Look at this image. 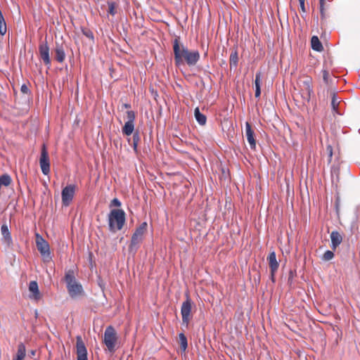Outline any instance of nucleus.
<instances>
[{"label":"nucleus","mask_w":360,"mask_h":360,"mask_svg":"<svg viewBox=\"0 0 360 360\" xmlns=\"http://www.w3.org/2000/svg\"><path fill=\"white\" fill-rule=\"evenodd\" d=\"M311 45L312 49L316 51H322L323 50V47L322 43L319 40L317 36H313L311 39Z\"/></svg>","instance_id":"21"},{"label":"nucleus","mask_w":360,"mask_h":360,"mask_svg":"<svg viewBox=\"0 0 360 360\" xmlns=\"http://www.w3.org/2000/svg\"><path fill=\"white\" fill-rule=\"evenodd\" d=\"M322 73H323V82H325V84L327 85L331 84L333 81H332V79H330L328 71L326 70H323L322 71Z\"/></svg>","instance_id":"31"},{"label":"nucleus","mask_w":360,"mask_h":360,"mask_svg":"<svg viewBox=\"0 0 360 360\" xmlns=\"http://www.w3.org/2000/svg\"><path fill=\"white\" fill-rule=\"evenodd\" d=\"M127 122H134V121H135V119H136L135 112L133 111V110H128V111H127Z\"/></svg>","instance_id":"32"},{"label":"nucleus","mask_w":360,"mask_h":360,"mask_svg":"<svg viewBox=\"0 0 360 360\" xmlns=\"http://www.w3.org/2000/svg\"><path fill=\"white\" fill-rule=\"evenodd\" d=\"M261 95V87H255V97L259 98Z\"/></svg>","instance_id":"41"},{"label":"nucleus","mask_w":360,"mask_h":360,"mask_svg":"<svg viewBox=\"0 0 360 360\" xmlns=\"http://www.w3.org/2000/svg\"><path fill=\"white\" fill-rule=\"evenodd\" d=\"M29 290L32 293V296H30L31 297H33L36 300H38L41 298L38 283L37 281H32L30 283Z\"/></svg>","instance_id":"17"},{"label":"nucleus","mask_w":360,"mask_h":360,"mask_svg":"<svg viewBox=\"0 0 360 360\" xmlns=\"http://www.w3.org/2000/svg\"><path fill=\"white\" fill-rule=\"evenodd\" d=\"M194 115H195V117L197 120V122L200 124V125H205V123H206V121H207V117L205 115L202 114L200 112V110L198 108H196L194 110Z\"/></svg>","instance_id":"23"},{"label":"nucleus","mask_w":360,"mask_h":360,"mask_svg":"<svg viewBox=\"0 0 360 360\" xmlns=\"http://www.w3.org/2000/svg\"><path fill=\"white\" fill-rule=\"evenodd\" d=\"M108 218L109 231L115 233L123 228L126 221V214L122 209H112Z\"/></svg>","instance_id":"2"},{"label":"nucleus","mask_w":360,"mask_h":360,"mask_svg":"<svg viewBox=\"0 0 360 360\" xmlns=\"http://www.w3.org/2000/svg\"><path fill=\"white\" fill-rule=\"evenodd\" d=\"M334 253L333 251L327 250L323 255L322 259L325 261H329L334 257Z\"/></svg>","instance_id":"33"},{"label":"nucleus","mask_w":360,"mask_h":360,"mask_svg":"<svg viewBox=\"0 0 360 360\" xmlns=\"http://www.w3.org/2000/svg\"><path fill=\"white\" fill-rule=\"evenodd\" d=\"M305 1L306 0H299V2H300V8H301V11L303 12V13H305L306 12V8H305Z\"/></svg>","instance_id":"38"},{"label":"nucleus","mask_w":360,"mask_h":360,"mask_svg":"<svg viewBox=\"0 0 360 360\" xmlns=\"http://www.w3.org/2000/svg\"><path fill=\"white\" fill-rule=\"evenodd\" d=\"M82 32L87 38H89V39H91L92 41H94V34H93L92 31L90 29H89L87 27H82Z\"/></svg>","instance_id":"30"},{"label":"nucleus","mask_w":360,"mask_h":360,"mask_svg":"<svg viewBox=\"0 0 360 360\" xmlns=\"http://www.w3.org/2000/svg\"><path fill=\"white\" fill-rule=\"evenodd\" d=\"M245 129H246V137L247 140L250 143V148L252 150H255L256 148V140L255 139V133L252 129V127L250 123H245Z\"/></svg>","instance_id":"14"},{"label":"nucleus","mask_w":360,"mask_h":360,"mask_svg":"<svg viewBox=\"0 0 360 360\" xmlns=\"http://www.w3.org/2000/svg\"><path fill=\"white\" fill-rule=\"evenodd\" d=\"M13 360H22V359H21L20 358H16L15 356H14Z\"/></svg>","instance_id":"46"},{"label":"nucleus","mask_w":360,"mask_h":360,"mask_svg":"<svg viewBox=\"0 0 360 360\" xmlns=\"http://www.w3.org/2000/svg\"><path fill=\"white\" fill-rule=\"evenodd\" d=\"M320 8V14H321V20H323L326 18V11L325 8Z\"/></svg>","instance_id":"40"},{"label":"nucleus","mask_w":360,"mask_h":360,"mask_svg":"<svg viewBox=\"0 0 360 360\" xmlns=\"http://www.w3.org/2000/svg\"><path fill=\"white\" fill-rule=\"evenodd\" d=\"M118 337L115 329L112 326H108L104 332L103 343L110 352L115 350Z\"/></svg>","instance_id":"6"},{"label":"nucleus","mask_w":360,"mask_h":360,"mask_svg":"<svg viewBox=\"0 0 360 360\" xmlns=\"http://www.w3.org/2000/svg\"><path fill=\"white\" fill-rule=\"evenodd\" d=\"M266 259L268 261L270 270L277 271L279 266V263L276 259V256L274 251H272L269 253Z\"/></svg>","instance_id":"15"},{"label":"nucleus","mask_w":360,"mask_h":360,"mask_svg":"<svg viewBox=\"0 0 360 360\" xmlns=\"http://www.w3.org/2000/svg\"><path fill=\"white\" fill-rule=\"evenodd\" d=\"M6 23L3 15H0V34L4 35L6 32Z\"/></svg>","instance_id":"29"},{"label":"nucleus","mask_w":360,"mask_h":360,"mask_svg":"<svg viewBox=\"0 0 360 360\" xmlns=\"http://www.w3.org/2000/svg\"><path fill=\"white\" fill-rule=\"evenodd\" d=\"M292 278V271H290L289 278H288V281H290V280H291Z\"/></svg>","instance_id":"45"},{"label":"nucleus","mask_w":360,"mask_h":360,"mask_svg":"<svg viewBox=\"0 0 360 360\" xmlns=\"http://www.w3.org/2000/svg\"><path fill=\"white\" fill-rule=\"evenodd\" d=\"M330 238L332 243V248L333 250H335L336 248L339 246V245L342 243V236L338 231H334L330 233Z\"/></svg>","instance_id":"16"},{"label":"nucleus","mask_w":360,"mask_h":360,"mask_svg":"<svg viewBox=\"0 0 360 360\" xmlns=\"http://www.w3.org/2000/svg\"><path fill=\"white\" fill-rule=\"evenodd\" d=\"M326 150L328 153L329 161H330L333 156V147L330 145H328L326 148Z\"/></svg>","instance_id":"37"},{"label":"nucleus","mask_w":360,"mask_h":360,"mask_svg":"<svg viewBox=\"0 0 360 360\" xmlns=\"http://www.w3.org/2000/svg\"><path fill=\"white\" fill-rule=\"evenodd\" d=\"M173 51L174 63L177 67L184 64L194 66L200 59L198 51H189L180 44L179 37H176L173 41Z\"/></svg>","instance_id":"1"},{"label":"nucleus","mask_w":360,"mask_h":360,"mask_svg":"<svg viewBox=\"0 0 360 360\" xmlns=\"http://www.w3.org/2000/svg\"><path fill=\"white\" fill-rule=\"evenodd\" d=\"M54 59L58 63H63L65 59V53L62 44L56 42V45L53 49Z\"/></svg>","instance_id":"13"},{"label":"nucleus","mask_w":360,"mask_h":360,"mask_svg":"<svg viewBox=\"0 0 360 360\" xmlns=\"http://www.w3.org/2000/svg\"><path fill=\"white\" fill-rule=\"evenodd\" d=\"M180 348L182 351L185 352L188 347V341L186 335L181 333L179 335Z\"/></svg>","instance_id":"25"},{"label":"nucleus","mask_w":360,"mask_h":360,"mask_svg":"<svg viewBox=\"0 0 360 360\" xmlns=\"http://www.w3.org/2000/svg\"><path fill=\"white\" fill-rule=\"evenodd\" d=\"M325 0H319V8H323L325 6Z\"/></svg>","instance_id":"42"},{"label":"nucleus","mask_w":360,"mask_h":360,"mask_svg":"<svg viewBox=\"0 0 360 360\" xmlns=\"http://www.w3.org/2000/svg\"><path fill=\"white\" fill-rule=\"evenodd\" d=\"M300 94L302 99V103H309L313 94L311 77H305L303 79L300 80Z\"/></svg>","instance_id":"5"},{"label":"nucleus","mask_w":360,"mask_h":360,"mask_svg":"<svg viewBox=\"0 0 360 360\" xmlns=\"http://www.w3.org/2000/svg\"><path fill=\"white\" fill-rule=\"evenodd\" d=\"M261 77H262V73L261 72H258L256 73L255 75V87H261Z\"/></svg>","instance_id":"34"},{"label":"nucleus","mask_w":360,"mask_h":360,"mask_svg":"<svg viewBox=\"0 0 360 360\" xmlns=\"http://www.w3.org/2000/svg\"><path fill=\"white\" fill-rule=\"evenodd\" d=\"M277 271H272V270H270V278L271 280V281L273 283H275L276 282V278H275V274L276 273Z\"/></svg>","instance_id":"39"},{"label":"nucleus","mask_w":360,"mask_h":360,"mask_svg":"<svg viewBox=\"0 0 360 360\" xmlns=\"http://www.w3.org/2000/svg\"><path fill=\"white\" fill-rule=\"evenodd\" d=\"M64 280L71 298L74 299L84 294L83 288L80 283L77 282L73 270L70 269L65 272Z\"/></svg>","instance_id":"3"},{"label":"nucleus","mask_w":360,"mask_h":360,"mask_svg":"<svg viewBox=\"0 0 360 360\" xmlns=\"http://www.w3.org/2000/svg\"><path fill=\"white\" fill-rule=\"evenodd\" d=\"M39 164L42 173L47 175L50 172V160L45 144H43L41 148Z\"/></svg>","instance_id":"9"},{"label":"nucleus","mask_w":360,"mask_h":360,"mask_svg":"<svg viewBox=\"0 0 360 360\" xmlns=\"http://www.w3.org/2000/svg\"><path fill=\"white\" fill-rule=\"evenodd\" d=\"M134 130V123L131 122H126L122 129V134L125 136H130L133 134Z\"/></svg>","instance_id":"22"},{"label":"nucleus","mask_w":360,"mask_h":360,"mask_svg":"<svg viewBox=\"0 0 360 360\" xmlns=\"http://www.w3.org/2000/svg\"><path fill=\"white\" fill-rule=\"evenodd\" d=\"M36 245L38 251L40 252L44 262H49L51 260L50 246L49 243L39 233H36Z\"/></svg>","instance_id":"7"},{"label":"nucleus","mask_w":360,"mask_h":360,"mask_svg":"<svg viewBox=\"0 0 360 360\" xmlns=\"http://www.w3.org/2000/svg\"><path fill=\"white\" fill-rule=\"evenodd\" d=\"M76 349L77 360H88L87 350L81 336L76 338Z\"/></svg>","instance_id":"12"},{"label":"nucleus","mask_w":360,"mask_h":360,"mask_svg":"<svg viewBox=\"0 0 360 360\" xmlns=\"http://www.w3.org/2000/svg\"><path fill=\"white\" fill-rule=\"evenodd\" d=\"M35 353H36V351L35 350H30L28 352V355L30 356V357H32L33 356L35 355Z\"/></svg>","instance_id":"43"},{"label":"nucleus","mask_w":360,"mask_h":360,"mask_svg":"<svg viewBox=\"0 0 360 360\" xmlns=\"http://www.w3.org/2000/svg\"><path fill=\"white\" fill-rule=\"evenodd\" d=\"M123 107L125 108H131V105L128 104V103H124V104H123Z\"/></svg>","instance_id":"44"},{"label":"nucleus","mask_w":360,"mask_h":360,"mask_svg":"<svg viewBox=\"0 0 360 360\" xmlns=\"http://www.w3.org/2000/svg\"><path fill=\"white\" fill-rule=\"evenodd\" d=\"M20 91L22 94H30V93H31L28 86L25 84H23L21 86Z\"/></svg>","instance_id":"36"},{"label":"nucleus","mask_w":360,"mask_h":360,"mask_svg":"<svg viewBox=\"0 0 360 360\" xmlns=\"http://www.w3.org/2000/svg\"><path fill=\"white\" fill-rule=\"evenodd\" d=\"M1 231L3 235L4 241L10 245L12 244V238L11 233L8 230V226L6 224H3L1 228Z\"/></svg>","instance_id":"20"},{"label":"nucleus","mask_w":360,"mask_h":360,"mask_svg":"<svg viewBox=\"0 0 360 360\" xmlns=\"http://www.w3.org/2000/svg\"><path fill=\"white\" fill-rule=\"evenodd\" d=\"M120 206H121V202L117 198L112 199L110 203V207H119Z\"/></svg>","instance_id":"35"},{"label":"nucleus","mask_w":360,"mask_h":360,"mask_svg":"<svg viewBox=\"0 0 360 360\" xmlns=\"http://www.w3.org/2000/svg\"><path fill=\"white\" fill-rule=\"evenodd\" d=\"M39 53L44 65H46L48 68H50L51 60L49 56V47L46 41L39 44Z\"/></svg>","instance_id":"11"},{"label":"nucleus","mask_w":360,"mask_h":360,"mask_svg":"<svg viewBox=\"0 0 360 360\" xmlns=\"http://www.w3.org/2000/svg\"><path fill=\"white\" fill-rule=\"evenodd\" d=\"M108 13L112 15H115L117 13V5L114 1H109L108 2Z\"/></svg>","instance_id":"28"},{"label":"nucleus","mask_w":360,"mask_h":360,"mask_svg":"<svg viewBox=\"0 0 360 360\" xmlns=\"http://www.w3.org/2000/svg\"><path fill=\"white\" fill-rule=\"evenodd\" d=\"M148 224L146 222H143L137 227L133 233L131 242L129 245V251L136 252L139 245L143 240V235L146 233Z\"/></svg>","instance_id":"4"},{"label":"nucleus","mask_w":360,"mask_h":360,"mask_svg":"<svg viewBox=\"0 0 360 360\" xmlns=\"http://www.w3.org/2000/svg\"><path fill=\"white\" fill-rule=\"evenodd\" d=\"M12 182V179L11 176L7 174H4L1 176H0V186H8Z\"/></svg>","instance_id":"27"},{"label":"nucleus","mask_w":360,"mask_h":360,"mask_svg":"<svg viewBox=\"0 0 360 360\" xmlns=\"http://www.w3.org/2000/svg\"><path fill=\"white\" fill-rule=\"evenodd\" d=\"M75 192V186L70 184L65 186L62 191V203L64 206H68L72 202Z\"/></svg>","instance_id":"10"},{"label":"nucleus","mask_w":360,"mask_h":360,"mask_svg":"<svg viewBox=\"0 0 360 360\" xmlns=\"http://www.w3.org/2000/svg\"><path fill=\"white\" fill-rule=\"evenodd\" d=\"M25 355H26L25 345L22 342H20L18 345V350H17V353L15 356L16 358H20V359L24 360Z\"/></svg>","instance_id":"24"},{"label":"nucleus","mask_w":360,"mask_h":360,"mask_svg":"<svg viewBox=\"0 0 360 360\" xmlns=\"http://www.w3.org/2000/svg\"><path fill=\"white\" fill-rule=\"evenodd\" d=\"M331 96H332V98H331L332 108L335 112H338V106H339L340 101L338 99V98L337 97V94L335 92H333Z\"/></svg>","instance_id":"26"},{"label":"nucleus","mask_w":360,"mask_h":360,"mask_svg":"<svg viewBox=\"0 0 360 360\" xmlns=\"http://www.w3.org/2000/svg\"><path fill=\"white\" fill-rule=\"evenodd\" d=\"M238 63V54L237 47H233L229 58V63L231 68H236Z\"/></svg>","instance_id":"19"},{"label":"nucleus","mask_w":360,"mask_h":360,"mask_svg":"<svg viewBox=\"0 0 360 360\" xmlns=\"http://www.w3.org/2000/svg\"><path fill=\"white\" fill-rule=\"evenodd\" d=\"M186 300L182 303L181 308V314L182 316L183 323L188 325L191 319H192L191 309L193 302L191 300L188 293L186 294Z\"/></svg>","instance_id":"8"},{"label":"nucleus","mask_w":360,"mask_h":360,"mask_svg":"<svg viewBox=\"0 0 360 360\" xmlns=\"http://www.w3.org/2000/svg\"><path fill=\"white\" fill-rule=\"evenodd\" d=\"M141 136L140 133L138 130L133 133L132 142L130 143V139L128 140L129 144L133 147V149L136 153H138V145L140 142Z\"/></svg>","instance_id":"18"}]
</instances>
